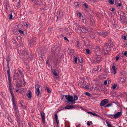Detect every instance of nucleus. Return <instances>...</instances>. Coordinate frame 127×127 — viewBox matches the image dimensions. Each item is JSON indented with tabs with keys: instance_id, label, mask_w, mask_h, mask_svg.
Listing matches in <instances>:
<instances>
[{
	"instance_id": "1",
	"label": "nucleus",
	"mask_w": 127,
	"mask_h": 127,
	"mask_svg": "<svg viewBox=\"0 0 127 127\" xmlns=\"http://www.w3.org/2000/svg\"><path fill=\"white\" fill-rule=\"evenodd\" d=\"M74 29L75 30L76 32L78 33H81V32L87 33L88 32L91 31L89 27L86 28L84 27H80L79 24H77L74 25Z\"/></svg>"
},
{
	"instance_id": "2",
	"label": "nucleus",
	"mask_w": 127,
	"mask_h": 127,
	"mask_svg": "<svg viewBox=\"0 0 127 127\" xmlns=\"http://www.w3.org/2000/svg\"><path fill=\"white\" fill-rule=\"evenodd\" d=\"M113 45L112 42L110 39L108 40L107 43L104 44L103 49L105 52V54L106 55L109 54L110 51V47H113Z\"/></svg>"
},
{
	"instance_id": "3",
	"label": "nucleus",
	"mask_w": 127,
	"mask_h": 127,
	"mask_svg": "<svg viewBox=\"0 0 127 127\" xmlns=\"http://www.w3.org/2000/svg\"><path fill=\"white\" fill-rule=\"evenodd\" d=\"M9 72V71H7L8 78V80L9 85V90L10 91V93L11 94L12 98H14V96L13 93L12 91V89L11 86V78Z\"/></svg>"
},
{
	"instance_id": "4",
	"label": "nucleus",
	"mask_w": 127,
	"mask_h": 127,
	"mask_svg": "<svg viewBox=\"0 0 127 127\" xmlns=\"http://www.w3.org/2000/svg\"><path fill=\"white\" fill-rule=\"evenodd\" d=\"M97 55H95L93 57L94 60L93 61V63H97L101 61V57L100 56L101 52H100V54H98L97 52Z\"/></svg>"
},
{
	"instance_id": "5",
	"label": "nucleus",
	"mask_w": 127,
	"mask_h": 127,
	"mask_svg": "<svg viewBox=\"0 0 127 127\" xmlns=\"http://www.w3.org/2000/svg\"><path fill=\"white\" fill-rule=\"evenodd\" d=\"M15 115L16 117V121H17L18 123L20 125V119L19 111L15 112Z\"/></svg>"
},
{
	"instance_id": "6",
	"label": "nucleus",
	"mask_w": 127,
	"mask_h": 127,
	"mask_svg": "<svg viewBox=\"0 0 127 127\" xmlns=\"http://www.w3.org/2000/svg\"><path fill=\"white\" fill-rule=\"evenodd\" d=\"M65 97L66 99L68 101L71 102V103H73V97L69 95H65Z\"/></svg>"
},
{
	"instance_id": "7",
	"label": "nucleus",
	"mask_w": 127,
	"mask_h": 127,
	"mask_svg": "<svg viewBox=\"0 0 127 127\" xmlns=\"http://www.w3.org/2000/svg\"><path fill=\"white\" fill-rule=\"evenodd\" d=\"M88 36L90 38L95 39L96 37V33L91 32L89 34Z\"/></svg>"
},
{
	"instance_id": "8",
	"label": "nucleus",
	"mask_w": 127,
	"mask_h": 127,
	"mask_svg": "<svg viewBox=\"0 0 127 127\" xmlns=\"http://www.w3.org/2000/svg\"><path fill=\"white\" fill-rule=\"evenodd\" d=\"M36 38L35 37H34L31 39L29 42V46H31L32 45L35 44L36 41Z\"/></svg>"
},
{
	"instance_id": "9",
	"label": "nucleus",
	"mask_w": 127,
	"mask_h": 127,
	"mask_svg": "<svg viewBox=\"0 0 127 127\" xmlns=\"http://www.w3.org/2000/svg\"><path fill=\"white\" fill-rule=\"evenodd\" d=\"M35 88L36 90V91H35V93L37 94V96H38L40 93V91L39 90L40 86L38 84H36L35 85Z\"/></svg>"
},
{
	"instance_id": "10",
	"label": "nucleus",
	"mask_w": 127,
	"mask_h": 127,
	"mask_svg": "<svg viewBox=\"0 0 127 127\" xmlns=\"http://www.w3.org/2000/svg\"><path fill=\"white\" fill-rule=\"evenodd\" d=\"M12 101L13 104V107L14 108V111L15 112L18 111V110L17 108L16 104L15 103V98H12Z\"/></svg>"
},
{
	"instance_id": "11",
	"label": "nucleus",
	"mask_w": 127,
	"mask_h": 127,
	"mask_svg": "<svg viewBox=\"0 0 127 127\" xmlns=\"http://www.w3.org/2000/svg\"><path fill=\"white\" fill-rule=\"evenodd\" d=\"M109 101V100L107 99H104L102 100L100 103V106H103L104 105L107 103Z\"/></svg>"
},
{
	"instance_id": "12",
	"label": "nucleus",
	"mask_w": 127,
	"mask_h": 127,
	"mask_svg": "<svg viewBox=\"0 0 127 127\" xmlns=\"http://www.w3.org/2000/svg\"><path fill=\"white\" fill-rule=\"evenodd\" d=\"M41 116V119L43 123H44L45 122V113L44 112L41 111L40 112Z\"/></svg>"
},
{
	"instance_id": "13",
	"label": "nucleus",
	"mask_w": 127,
	"mask_h": 127,
	"mask_svg": "<svg viewBox=\"0 0 127 127\" xmlns=\"http://www.w3.org/2000/svg\"><path fill=\"white\" fill-rule=\"evenodd\" d=\"M6 61L7 62V67L8 69V70L7 71H7H9V73H10V69L9 67V62L10 60V59L9 58V56H7L6 58Z\"/></svg>"
},
{
	"instance_id": "14",
	"label": "nucleus",
	"mask_w": 127,
	"mask_h": 127,
	"mask_svg": "<svg viewBox=\"0 0 127 127\" xmlns=\"http://www.w3.org/2000/svg\"><path fill=\"white\" fill-rule=\"evenodd\" d=\"M74 107H75L74 105H68L65 106L64 108L62 109H61L60 110H62V109H71L74 108Z\"/></svg>"
},
{
	"instance_id": "15",
	"label": "nucleus",
	"mask_w": 127,
	"mask_h": 127,
	"mask_svg": "<svg viewBox=\"0 0 127 127\" xmlns=\"http://www.w3.org/2000/svg\"><path fill=\"white\" fill-rule=\"evenodd\" d=\"M121 21L124 23L126 22L127 20L126 17L124 15H123V16H121L120 17Z\"/></svg>"
},
{
	"instance_id": "16",
	"label": "nucleus",
	"mask_w": 127,
	"mask_h": 127,
	"mask_svg": "<svg viewBox=\"0 0 127 127\" xmlns=\"http://www.w3.org/2000/svg\"><path fill=\"white\" fill-rule=\"evenodd\" d=\"M57 17H59L61 18H63L64 16L63 12L62 11H59L58 14L57 15Z\"/></svg>"
},
{
	"instance_id": "17",
	"label": "nucleus",
	"mask_w": 127,
	"mask_h": 127,
	"mask_svg": "<svg viewBox=\"0 0 127 127\" xmlns=\"http://www.w3.org/2000/svg\"><path fill=\"white\" fill-rule=\"evenodd\" d=\"M28 52L26 49H24L23 50L22 53V54L23 56H27L28 54Z\"/></svg>"
},
{
	"instance_id": "18",
	"label": "nucleus",
	"mask_w": 127,
	"mask_h": 127,
	"mask_svg": "<svg viewBox=\"0 0 127 127\" xmlns=\"http://www.w3.org/2000/svg\"><path fill=\"white\" fill-rule=\"evenodd\" d=\"M122 115L121 112H118L116 114L114 115L113 118H116L120 117Z\"/></svg>"
},
{
	"instance_id": "19",
	"label": "nucleus",
	"mask_w": 127,
	"mask_h": 127,
	"mask_svg": "<svg viewBox=\"0 0 127 127\" xmlns=\"http://www.w3.org/2000/svg\"><path fill=\"white\" fill-rule=\"evenodd\" d=\"M54 116H55V119L56 122L57 123V126H58L59 121L58 120V117L57 116V113H55V114Z\"/></svg>"
},
{
	"instance_id": "20",
	"label": "nucleus",
	"mask_w": 127,
	"mask_h": 127,
	"mask_svg": "<svg viewBox=\"0 0 127 127\" xmlns=\"http://www.w3.org/2000/svg\"><path fill=\"white\" fill-rule=\"evenodd\" d=\"M74 98L73 99V103H71V104H74L75 103V101L77 100L78 99V96L77 95H74Z\"/></svg>"
},
{
	"instance_id": "21",
	"label": "nucleus",
	"mask_w": 127,
	"mask_h": 127,
	"mask_svg": "<svg viewBox=\"0 0 127 127\" xmlns=\"http://www.w3.org/2000/svg\"><path fill=\"white\" fill-rule=\"evenodd\" d=\"M96 55H97V52L98 54H100V52H101L100 53V56L101 55V53H102V51L100 49V48H99L98 47H97L96 48Z\"/></svg>"
},
{
	"instance_id": "22",
	"label": "nucleus",
	"mask_w": 127,
	"mask_h": 127,
	"mask_svg": "<svg viewBox=\"0 0 127 127\" xmlns=\"http://www.w3.org/2000/svg\"><path fill=\"white\" fill-rule=\"evenodd\" d=\"M76 44L77 45L78 48L79 49H80L81 47L80 42L79 40H77L76 42Z\"/></svg>"
},
{
	"instance_id": "23",
	"label": "nucleus",
	"mask_w": 127,
	"mask_h": 127,
	"mask_svg": "<svg viewBox=\"0 0 127 127\" xmlns=\"http://www.w3.org/2000/svg\"><path fill=\"white\" fill-rule=\"evenodd\" d=\"M57 48L56 47L54 46L51 48V51L55 54L57 52L56 50Z\"/></svg>"
},
{
	"instance_id": "24",
	"label": "nucleus",
	"mask_w": 127,
	"mask_h": 127,
	"mask_svg": "<svg viewBox=\"0 0 127 127\" xmlns=\"http://www.w3.org/2000/svg\"><path fill=\"white\" fill-rule=\"evenodd\" d=\"M90 25L93 26H94L95 25V22L93 20H90Z\"/></svg>"
},
{
	"instance_id": "25",
	"label": "nucleus",
	"mask_w": 127,
	"mask_h": 127,
	"mask_svg": "<svg viewBox=\"0 0 127 127\" xmlns=\"http://www.w3.org/2000/svg\"><path fill=\"white\" fill-rule=\"evenodd\" d=\"M84 82L83 81L82 82L81 81H80L78 84V86L81 87H82L84 86Z\"/></svg>"
},
{
	"instance_id": "26",
	"label": "nucleus",
	"mask_w": 127,
	"mask_h": 127,
	"mask_svg": "<svg viewBox=\"0 0 127 127\" xmlns=\"http://www.w3.org/2000/svg\"><path fill=\"white\" fill-rule=\"evenodd\" d=\"M18 124L19 126H21L22 127H23L24 126L25 124V121L22 120L21 121H20V125H19L18 123Z\"/></svg>"
},
{
	"instance_id": "27",
	"label": "nucleus",
	"mask_w": 127,
	"mask_h": 127,
	"mask_svg": "<svg viewBox=\"0 0 127 127\" xmlns=\"http://www.w3.org/2000/svg\"><path fill=\"white\" fill-rule=\"evenodd\" d=\"M52 72L55 76H58V74L57 73L56 71V70L53 69Z\"/></svg>"
},
{
	"instance_id": "28",
	"label": "nucleus",
	"mask_w": 127,
	"mask_h": 127,
	"mask_svg": "<svg viewBox=\"0 0 127 127\" xmlns=\"http://www.w3.org/2000/svg\"><path fill=\"white\" fill-rule=\"evenodd\" d=\"M108 32L107 31L106 32H102V36L105 37L108 35Z\"/></svg>"
},
{
	"instance_id": "29",
	"label": "nucleus",
	"mask_w": 127,
	"mask_h": 127,
	"mask_svg": "<svg viewBox=\"0 0 127 127\" xmlns=\"http://www.w3.org/2000/svg\"><path fill=\"white\" fill-rule=\"evenodd\" d=\"M44 89L45 90H47V92L49 93H51V91L48 87H47L45 86Z\"/></svg>"
},
{
	"instance_id": "30",
	"label": "nucleus",
	"mask_w": 127,
	"mask_h": 127,
	"mask_svg": "<svg viewBox=\"0 0 127 127\" xmlns=\"http://www.w3.org/2000/svg\"><path fill=\"white\" fill-rule=\"evenodd\" d=\"M20 0H18L17 3L16 5V6L18 8H20L21 7L20 5Z\"/></svg>"
},
{
	"instance_id": "31",
	"label": "nucleus",
	"mask_w": 127,
	"mask_h": 127,
	"mask_svg": "<svg viewBox=\"0 0 127 127\" xmlns=\"http://www.w3.org/2000/svg\"><path fill=\"white\" fill-rule=\"evenodd\" d=\"M74 62L76 64H77V57H76L74 56L73 57Z\"/></svg>"
},
{
	"instance_id": "32",
	"label": "nucleus",
	"mask_w": 127,
	"mask_h": 127,
	"mask_svg": "<svg viewBox=\"0 0 127 127\" xmlns=\"http://www.w3.org/2000/svg\"><path fill=\"white\" fill-rule=\"evenodd\" d=\"M112 68L113 70V73L114 74H116V66L114 65L113 66H112Z\"/></svg>"
},
{
	"instance_id": "33",
	"label": "nucleus",
	"mask_w": 127,
	"mask_h": 127,
	"mask_svg": "<svg viewBox=\"0 0 127 127\" xmlns=\"http://www.w3.org/2000/svg\"><path fill=\"white\" fill-rule=\"evenodd\" d=\"M23 63L24 64H26L27 65L28 64V60L27 59H26L24 61Z\"/></svg>"
},
{
	"instance_id": "34",
	"label": "nucleus",
	"mask_w": 127,
	"mask_h": 127,
	"mask_svg": "<svg viewBox=\"0 0 127 127\" xmlns=\"http://www.w3.org/2000/svg\"><path fill=\"white\" fill-rule=\"evenodd\" d=\"M106 123L107 125V126L108 127H113V126H112L111 124L109 123L108 122L106 121Z\"/></svg>"
},
{
	"instance_id": "35",
	"label": "nucleus",
	"mask_w": 127,
	"mask_h": 127,
	"mask_svg": "<svg viewBox=\"0 0 127 127\" xmlns=\"http://www.w3.org/2000/svg\"><path fill=\"white\" fill-rule=\"evenodd\" d=\"M117 6L119 8L120 7L122 6V5L121 3H119L118 1V4L117 5Z\"/></svg>"
},
{
	"instance_id": "36",
	"label": "nucleus",
	"mask_w": 127,
	"mask_h": 127,
	"mask_svg": "<svg viewBox=\"0 0 127 127\" xmlns=\"http://www.w3.org/2000/svg\"><path fill=\"white\" fill-rule=\"evenodd\" d=\"M108 2L110 4H112L114 3V0H109Z\"/></svg>"
},
{
	"instance_id": "37",
	"label": "nucleus",
	"mask_w": 127,
	"mask_h": 127,
	"mask_svg": "<svg viewBox=\"0 0 127 127\" xmlns=\"http://www.w3.org/2000/svg\"><path fill=\"white\" fill-rule=\"evenodd\" d=\"M12 14H14V12H12L11 14L9 15V19H12L13 16Z\"/></svg>"
},
{
	"instance_id": "38",
	"label": "nucleus",
	"mask_w": 127,
	"mask_h": 127,
	"mask_svg": "<svg viewBox=\"0 0 127 127\" xmlns=\"http://www.w3.org/2000/svg\"><path fill=\"white\" fill-rule=\"evenodd\" d=\"M31 92L30 91L29 93L27 95V96L29 98H31L32 96L31 94Z\"/></svg>"
},
{
	"instance_id": "39",
	"label": "nucleus",
	"mask_w": 127,
	"mask_h": 127,
	"mask_svg": "<svg viewBox=\"0 0 127 127\" xmlns=\"http://www.w3.org/2000/svg\"><path fill=\"white\" fill-rule=\"evenodd\" d=\"M74 5L76 7H78L79 6L78 3L77 2H75L74 3Z\"/></svg>"
},
{
	"instance_id": "40",
	"label": "nucleus",
	"mask_w": 127,
	"mask_h": 127,
	"mask_svg": "<svg viewBox=\"0 0 127 127\" xmlns=\"http://www.w3.org/2000/svg\"><path fill=\"white\" fill-rule=\"evenodd\" d=\"M79 62L80 63H83V61L82 58H79Z\"/></svg>"
},
{
	"instance_id": "41",
	"label": "nucleus",
	"mask_w": 127,
	"mask_h": 127,
	"mask_svg": "<svg viewBox=\"0 0 127 127\" xmlns=\"http://www.w3.org/2000/svg\"><path fill=\"white\" fill-rule=\"evenodd\" d=\"M112 105V103H109L108 104H107L106 106H105V107H109L110 106H111Z\"/></svg>"
},
{
	"instance_id": "42",
	"label": "nucleus",
	"mask_w": 127,
	"mask_h": 127,
	"mask_svg": "<svg viewBox=\"0 0 127 127\" xmlns=\"http://www.w3.org/2000/svg\"><path fill=\"white\" fill-rule=\"evenodd\" d=\"M19 32L21 34H24V32L23 31H21V30H18Z\"/></svg>"
},
{
	"instance_id": "43",
	"label": "nucleus",
	"mask_w": 127,
	"mask_h": 127,
	"mask_svg": "<svg viewBox=\"0 0 127 127\" xmlns=\"http://www.w3.org/2000/svg\"><path fill=\"white\" fill-rule=\"evenodd\" d=\"M85 6L86 8H88V5L86 3H85L83 4Z\"/></svg>"
},
{
	"instance_id": "44",
	"label": "nucleus",
	"mask_w": 127,
	"mask_h": 127,
	"mask_svg": "<svg viewBox=\"0 0 127 127\" xmlns=\"http://www.w3.org/2000/svg\"><path fill=\"white\" fill-rule=\"evenodd\" d=\"M85 94L88 96H90L91 95V94L90 93L87 92H85Z\"/></svg>"
},
{
	"instance_id": "45",
	"label": "nucleus",
	"mask_w": 127,
	"mask_h": 127,
	"mask_svg": "<svg viewBox=\"0 0 127 127\" xmlns=\"http://www.w3.org/2000/svg\"><path fill=\"white\" fill-rule=\"evenodd\" d=\"M117 86V84H114L113 86L112 87V88L113 89H114L116 88V86Z\"/></svg>"
},
{
	"instance_id": "46",
	"label": "nucleus",
	"mask_w": 127,
	"mask_h": 127,
	"mask_svg": "<svg viewBox=\"0 0 127 127\" xmlns=\"http://www.w3.org/2000/svg\"><path fill=\"white\" fill-rule=\"evenodd\" d=\"M69 29L67 28H66L65 29V32L66 33H67L69 31Z\"/></svg>"
},
{
	"instance_id": "47",
	"label": "nucleus",
	"mask_w": 127,
	"mask_h": 127,
	"mask_svg": "<svg viewBox=\"0 0 127 127\" xmlns=\"http://www.w3.org/2000/svg\"><path fill=\"white\" fill-rule=\"evenodd\" d=\"M86 53L87 54H89L90 53V50H89V49H86Z\"/></svg>"
},
{
	"instance_id": "48",
	"label": "nucleus",
	"mask_w": 127,
	"mask_h": 127,
	"mask_svg": "<svg viewBox=\"0 0 127 127\" xmlns=\"http://www.w3.org/2000/svg\"><path fill=\"white\" fill-rule=\"evenodd\" d=\"M110 10L111 11H112V12L113 13H115V10H114V8H110Z\"/></svg>"
},
{
	"instance_id": "49",
	"label": "nucleus",
	"mask_w": 127,
	"mask_h": 127,
	"mask_svg": "<svg viewBox=\"0 0 127 127\" xmlns=\"http://www.w3.org/2000/svg\"><path fill=\"white\" fill-rule=\"evenodd\" d=\"M117 12L118 15H120V17L121 16H122L121 11H117Z\"/></svg>"
},
{
	"instance_id": "50",
	"label": "nucleus",
	"mask_w": 127,
	"mask_h": 127,
	"mask_svg": "<svg viewBox=\"0 0 127 127\" xmlns=\"http://www.w3.org/2000/svg\"><path fill=\"white\" fill-rule=\"evenodd\" d=\"M92 115L94 116H96V117H98V116L95 113H92Z\"/></svg>"
},
{
	"instance_id": "51",
	"label": "nucleus",
	"mask_w": 127,
	"mask_h": 127,
	"mask_svg": "<svg viewBox=\"0 0 127 127\" xmlns=\"http://www.w3.org/2000/svg\"><path fill=\"white\" fill-rule=\"evenodd\" d=\"M21 38V37L20 36H19L17 37V39L18 40H20Z\"/></svg>"
},
{
	"instance_id": "52",
	"label": "nucleus",
	"mask_w": 127,
	"mask_h": 127,
	"mask_svg": "<svg viewBox=\"0 0 127 127\" xmlns=\"http://www.w3.org/2000/svg\"><path fill=\"white\" fill-rule=\"evenodd\" d=\"M101 70V68H100L99 67H97V69L96 70H95L97 71H99L100 70Z\"/></svg>"
},
{
	"instance_id": "53",
	"label": "nucleus",
	"mask_w": 127,
	"mask_h": 127,
	"mask_svg": "<svg viewBox=\"0 0 127 127\" xmlns=\"http://www.w3.org/2000/svg\"><path fill=\"white\" fill-rule=\"evenodd\" d=\"M28 127H32L31 124L30 123V122L28 123Z\"/></svg>"
},
{
	"instance_id": "54",
	"label": "nucleus",
	"mask_w": 127,
	"mask_h": 127,
	"mask_svg": "<svg viewBox=\"0 0 127 127\" xmlns=\"http://www.w3.org/2000/svg\"><path fill=\"white\" fill-rule=\"evenodd\" d=\"M119 58V57L118 56H116L115 57V59L116 60V61H117Z\"/></svg>"
},
{
	"instance_id": "55",
	"label": "nucleus",
	"mask_w": 127,
	"mask_h": 127,
	"mask_svg": "<svg viewBox=\"0 0 127 127\" xmlns=\"http://www.w3.org/2000/svg\"><path fill=\"white\" fill-rule=\"evenodd\" d=\"M121 11L122 16H123V15H124L125 14V13L124 12L122 11Z\"/></svg>"
},
{
	"instance_id": "56",
	"label": "nucleus",
	"mask_w": 127,
	"mask_h": 127,
	"mask_svg": "<svg viewBox=\"0 0 127 127\" xmlns=\"http://www.w3.org/2000/svg\"><path fill=\"white\" fill-rule=\"evenodd\" d=\"M127 51H125L124 53L123 54V55H124L125 56H127Z\"/></svg>"
},
{
	"instance_id": "57",
	"label": "nucleus",
	"mask_w": 127,
	"mask_h": 127,
	"mask_svg": "<svg viewBox=\"0 0 127 127\" xmlns=\"http://www.w3.org/2000/svg\"><path fill=\"white\" fill-rule=\"evenodd\" d=\"M19 45H20L21 46H22L23 45V44L22 42H20L19 43Z\"/></svg>"
},
{
	"instance_id": "58",
	"label": "nucleus",
	"mask_w": 127,
	"mask_h": 127,
	"mask_svg": "<svg viewBox=\"0 0 127 127\" xmlns=\"http://www.w3.org/2000/svg\"><path fill=\"white\" fill-rule=\"evenodd\" d=\"M64 39L66 41H68V40L67 38L66 37H64Z\"/></svg>"
},
{
	"instance_id": "59",
	"label": "nucleus",
	"mask_w": 127,
	"mask_h": 127,
	"mask_svg": "<svg viewBox=\"0 0 127 127\" xmlns=\"http://www.w3.org/2000/svg\"><path fill=\"white\" fill-rule=\"evenodd\" d=\"M107 81L106 80H105L104 82V85H106L107 84Z\"/></svg>"
},
{
	"instance_id": "60",
	"label": "nucleus",
	"mask_w": 127,
	"mask_h": 127,
	"mask_svg": "<svg viewBox=\"0 0 127 127\" xmlns=\"http://www.w3.org/2000/svg\"><path fill=\"white\" fill-rule=\"evenodd\" d=\"M98 35H102V32H99L98 33Z\"/></svg>"
},
{
	"instance_id": "61",
	"label": "nucleus",
	"mask_w": 127,
	"mask_h": 127,
	"mask_svg": "<svg viewBox=\"0 0 127 127\" xmlns=\"http://www.w3.org/2000/svg\"><path fill=\"white\" fill-rule=\"evenodd\" d=\"M78 14V16L79 17H81V13H79Z\"/></svg>"
},
{
	"instance_id": "62",
	"label": "nucleus",
	"mask_w": 127,
	"mask_h": 127,
	"mask_svg": "<svg viewBox=\"0 0 127 127\" xmlns=\"http://www.w3.org/2000/svg\"><path fill=\"white\" fill-rule=\"evenodd\" d=\"M126 38H127V37L126 36H123V38L124 40H126Z\"/></svg>"
},
{
	"instance_id": "63",
	"label": "nucleus",
	"mask_w": 127,
	"mask_h": 127,
	"mask_svg": "<svg viewBox=\"0 0 127 127\" xmlns=\"http://www.w3.org/2000/svg\"><path fill=\"white\" fill-rule=\"evenodd\" d=\"M19 73L21 74H22V72L19 69Z\"/></svg>"
},
{
	"instance_id": "64",
	"label": "nucleus",
	"mask_w": 127,
	"mask_h": 127,
	"mask_svg": "<svg viewBox=\"0 0 127 127\" xmlns=\"http://www.w3.org/2000/svg\"><path fill=\"white\" fill-rule=\"evenodd\" d=\"M87 125L88 126H90V124L89 122V121L87 123Z\"/></svg>"
}]
</instances>
